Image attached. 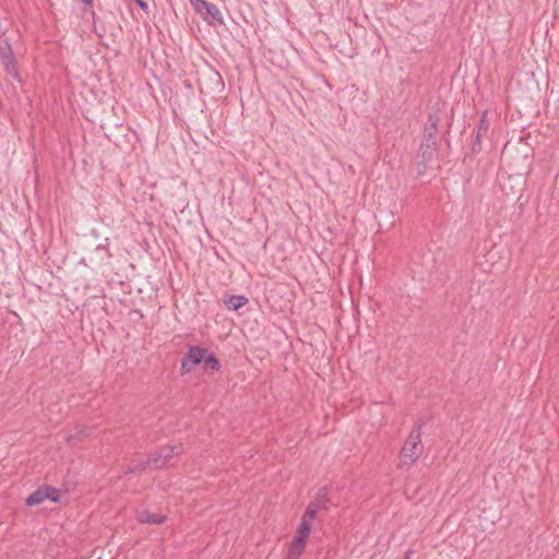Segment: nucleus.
Masks as SVG:
<instances>
[{"label":"nucleus","instance_id":"1","mask_svg":"<svg viewBox=\"0 0 559 559\" xmlns=\"http://www.w3.org/2000/svg\"><path fill=\"white\" fill-rule=\"evenodd\" d=\"M420 426H416L404 442L400 452V467H411L423 454Z\"/></svg>","mask_w":559,"mask_h":559},{"label":"nucleus","instance_id":"2","mask_svg":"<svg viewBox=\"0 0 559 559\" xmlns=\"http://www.w3.org/2000/svg\"><path fill=\"white\" fill-rule=\"evenodd\" d=\"M194 11L210 24L223 23V16L218 8L206 0H190Z\"/></svg>","mask_w":559,"mask_h":559},{"label":"nucleus","instance_id":"3","mask_svg":"<svg viewBox=\"0 0 559 559\" xmlns=\"http://www.w3.org/2000/svg\"><path fill=\"white\" fill-rule=\"evenodd\" d=\"M182 451L183 447L181 444L174 447H163L158 454H154L147 459L148 466L150 468H162L167 465L174 455H178Z\"/></svg>","mask_w":559,"mask_h":559},{"label":"nucleus","instance_id":"4","mask_svg":"<svg viewBox=\"0 0 559 559\" xmlns=\"http://www.w3.org/2000/svg\"><path fill=\"white\" fill-rule=\"evenodd\" d=\"M207 349L199 346H190L188 353L181 360V370L183 373L191 372L194 367L203 362Z\"/></svg>","mask_w":559,"mask_h":559},{"label":"nucleus","instance_id":"5","mask_svg":"<svg viewBox=\"0 0 559 559\" xmlns=\"http://www.w3.org/2000/svg\"><path fill=\"white\" fill-rule=\"evenodd\" d=\"M0 59L4 64L7 71L14 78H17V70L15 68L14 58L11 46L8 39L0 40Z\"/></svg>","mask_w":559,"mask_h":559},{"label":"nucleus","instance_id":"6","mask_svg":"<svg viewBox=\"0 0 559 559\" xmlns=\"http://www.w3.org/2000/svg\"><path fill=\"white\" fill-rule=\"evenodd\" d=\"M437 131V124L433 122L430 127V129H428V138L426 139V142L421 144L420 146V154H421V157L424 160H430L432 155H433V151H435V145H436V142H435V139H433V132Z\"/></svg>","mask_w":559,"mask_h":559},{"label":"nucleus","instance_id":"7","mask_svg":"<svg viewBox=\"0 0 559 559\" xmlns=\"http://www.w3.org/2000/svg\"><path fill=\"white\" fill-rule=\"evenodd\" d=\"M488 129H489V122L487 120V111L485 110L483 112V115H481L480 120H479V124H478V128H477V131H476L475 140L473 142V151L474 152L480 151V147H481L480 140L487 133Z\"/></svg>","mask_w":559,"mask_h":559},{"label":"nucleus","instance_id":"8","mask_svg":"<svg viewBox=\"0 0 559 559\" xmlns=\"http://www.w3.org/2000/svg\"><path fill=\"white\" fill-rule=\"evenodd\" d=\"M136 519L140 523L154 524L159 525L166 521V516L162 514H156L147 510H142L138 512Z\"/></svg>","mask_w":559,"mask_h":559},{"label":"nucleus","instance_id":"9","mask_svg":"<svg viewBox=\"0 0 559 559\" xmlns=\"http://www.w3.org/2000/svg\"><path fill=\"white\" fill-rule=\"evenodd\" d=\"M306 542V539L294 536L288 549L287 559H298L305 549Z\"/></svg>","mask_w":559,"mask_h":559},{"label":"nucleus","instance_id":"10","mask_svg":"<svg viewBox=\"0 0 559 559\" xmlns=\"http://www.w3.org/2000/svg\"><path fill=\"white\" fill-rule=\"evenodd\" d=\"M248 302V298L240 295H231L225 300V305L229 310H238Z\"/></svg>","mask_w":559,"mask_h":559},{"label":"nucleus","instance_id":"11","mask_svg":"<svg viewBox=\"0 0 559 559\" xmlns=\"http://www.w3.org/2000/svg\"><path fill=\"white\" fill-rule=\"evenodd\" d=\"M47 499V493L45 491V488H39L36 491H34L31 496L26 499L27 506H37L43 503Z\"/></svg>","mask_w":559,"mask_h":559},{"label":"nucleus","instance_id":"12","mask_svg":"<svg viewBox=\"0 0 559 559\" xmlns=\"http://www.w3.org/2000/svg\"><path fill=\"white\" fill-rule=\"evenodd\" d=\"M311 524H312L311 520H308L302 516L295 537L302 538V539L307 540L309 537L310 531H311Z\"/></svg>","mask_w":559,"mask_h":559},{"label":"nucleus","instance_id":"13","mask_svg":"<svg viewBox=\"0 0 559 559\" xmlns=\"http://www.w3.org/2000/svg\"><path fill=\"white\" fill-rule=\"evenodd\" d=\"M322 507V502L319 498H317L314 501L310 502L304 513V518L313 521L318 511Z\"/></svg>","mask_w":559,"mask_h":559},{"label":"nucleus","instance_id":"14","mask_svg":"<svg viewBox=\"0 0 559 559\" xmlns=\"http://www.w3.org/2000/svg\"><path fill=\"white\" fill-rule=\"evenodd\" d=\"M203 364L205 370L217 371L221 368L218 359L214 356V354L210 353L209 350L205 354Z\"/></svg>","mask_w":559,"mask_h":559},{"label":"nucleus","instance_id":"15","mask_svg":"<svg viewBox=\"0 0 559 559\" xmlns=\"http://www.w3.org/2000/svg\"><path fill=\"white\" fill-rule=\"evenodd\" d=\"M45 491L47 493V499L51 500L52 502L59 501V491L56 488L52 487H46Z\"/></svg>","mask_w":559,"mask_h":559},{"label":"nucleus","instance_id":"16","mask_svg":"<svg viewBox=\"0 0 559 559\" xmlns=\"http://www.w3.org/2000/svg\"><path fill=\"white\" fill-rule=\"evenodd\" d=\"M146 467H150L148 463H147V460L146 461L139 460L138 462H135L133 464L132 467L129 468V472L133 473V472H136V471H144Z\"/></svg>","mask_w":559,"mask_h":559},{"label":"nucleus","instance_id":"17","mask_svg":"<svg viewBox=\"0 0 559 559\" xmlns=\"http://www.w3.org/2000/svg\"><path fill=\"white\" fill-rule=\"evenodd\" d=\"M134 1L142 9H146L147 8V4L143 0H134Z\"/></svg>","mask_w":559,"mask_h":559},{"label":"nucleus","instance_id":"18","mask_svg":"<svg viewBox=\"0 0 559 559\" xmlns=\"http://www.w3.org/2000/svg\"><path fill=\"white\" fill-rule=\"evenodd\" d=\"M81 1H82L83 3H85V4H90V3H92V1H93V0H81Z\"/></svg>","mask_w":559,"mask_h":559},{"label":"nucleus","instance_id":"19","mask_svg":"<svg viewBox=\"0 0 559 559\" xmlns=\"http://www.w3.org/2000/svg\"><path fill=\"white\" fill-rule=\"evenodd\" d=\"M73 439H74V437H73V436H68V437H67V441H69V442H70V441H72Z\"/></svg>","mask_w":559,"mask_h":559},{"label":"nucleus","instance_id":"20","mask_svg":"<svg viewBox=\"0 0 559 559\" xmlns=\"http://www.w3.org/2000/svg\"><path fill=\"white\" fill-rule=\"evenodd\" d=\"M411 554H412V551H407V552L405 554V559H409Z\"/></svg>","mask_w":559,"mask_h":559},{"label":"nucleus","instance_id":"21","mask_svg":"<svg viewBox=\"0 0 559 559\" xmlns=\"http://www.w3.org/2000/svg\"><path fill=\"white\" fill-rule=\"evenodd\" d=\"M97 559H102V558H97Z\"/></svg>","mask_w":559,"mask_h":559}]
</instances>
